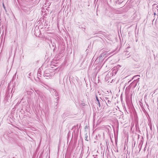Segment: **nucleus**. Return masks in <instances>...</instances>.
<instances>
[{
	"label": "nucleus",
	"instance_id": "16",
	"mask_svg": "<svg viewBox=\"0 0 158 158\" xmlns=\"http://www.w3.org/2000/svg\"><path fill=\"white\" fill-rule=\"evenodd\" d=\"M113 52H109V53H108V54L109 55H110L112 53H113Z\"/></svg>",
	"mask_w": 158,
	"mask_h": 158
},
{
	"label": "nucleus",
	"instance_id": "3",
	"mask_svg": "<svg viewBox=\"0 0 158 158\" xmlns=\"http://www.w3.org/2000/svg\"><path fill=\"white\" fill-rule=\"evenodd\" d=\"M118 71V68L117 67H115L113 69V75H115L116 74Z\"/></svg>",
	"mask_w": 158,
	"mask_h": 158
},
{
	"label": "nucleus",
	"instance_id": "15",
	"mask_svg": "<svg viewBox=\"0 0 158 158\" xmlns=\"http://www.w3.org/2000/svg\"><path fill=\"white\" fill-rule=\"evenodd\" d=\"M117 67V68H118H118H119V67H121V66L119 65H118Z\"/></svg>",
	"mask_w": 158,
	"mask_h": 158
},
{
	"label": "nucleus",
	"instance_id": "9",
	"mask_svg": "<svg viewBox=\"0 0 158 158\" xmlns=\"http://www.w3.org/2000/svg\"><path fill=\"white\" fill-rule=\"evenodd\" d=\"M117 2H118V3L120 4L123 2V1H121V0H117Z\"/></svg>",
	"mask_w": 158,
	"mask_h": 158
},
{
	"label": "nucleus",
	"instance_id": "14",
	"mask_svg": "<svg viewBox=\"0 0 158 158\" xmlns=\"http://www.w3.org/2000/svg\"><path fill=\"white\" fill-rule=\"evenodd\" d=\"M3 7L5 9V6H4V4L3 3Z\"/></svg>",
	"mask_w": 158,
	"mask_h": 158
},
{
	"label": "nucleus",
	"instance_id": "18",
	"mask_svg": "<svg viewBox=\"0 0 158 158\" xmlns=\"http://www.w3.org/2000/svg\"><path fill=\"white\" fill-rule=\"evenodd\" d=\"M31 73H30L29 74V76H31Z\"/></svg>",
	"mask_w": 158,
	"mask_h": 158
},
{
	"label": "nucleus",
	"instance_id": "10",
	"mask_svg": "<svg viewBox=\"0 0 158 158\" xmlns=\"http://www.w3.org/2000/svg\"><path fill=\"white\" fill-rule=\"evenodd\" d=\"M96 103H97L98 105L99 106V107H100V104L99 101L98 102H96Z\"/></svg>",
	"mask_w": 158,
	"mask_h": 158
},
{
	"label": "nucleus",
	"instance_id": "2",
	"mask_svg": "<svg viewBox=\"0 0 158 158\" xmlns=\"http://www.w3.org/2000/svg\"><path fill=\"white\" fill-rule=\"evenodd\" d=\"M23 10L25 12L28 14L29 13L31 9L30 7H24L23 8Z\"/></svg>",
	"mask_w": 158,
	"mask_h": 158
},
{
	"label": "nucleus",
	"instance_id": "13",
	"mask_svg": "<svg viewBox=\"0 0 158 158\" xmlns=\"http://www.w3.org/2000/svg\"><path fill=\"white\" fill-rule=\"evenodd\" d=\"M138 76H139V75H136V76H134L133 78V79L134 78H135V77H138Z\"/></svg>",
	"mask_w": 158,
	"mask_h": 158
},
{
	"label": "nucleus",
	"instance_id": "5",
	"mask_svg": "<svg viewBox=\"0 0 158 158\" xmlns=\"http://www.w3.org/2000/svg\"><path fill=\"white\" fill-rule=\"evenodd\" d=\"M51 91H53V93H54V94L55 96H58V93L55 89H51Z\"/></svg>",
	"mask_w": 158,
	"mask_h": 158
},
{
	"label": "nucleus",
	"instance_id": "19",
	"mask_svg": "<svg viewBox=\"0 0 158 158\" xmlns=\"http://www.w3.org/2000/svg\"><path fill=\"white\" fill-rule=\"evenodd\" d=\"M59 97H57V98H56V99H57V100H58V99H59Z\"/></svg>",
	"mask_w": 158,
	"mask_h": 158
},
{
	"label": "nucleus",
	"instance_id": "12",
	"mask_svg": "<svg viewBox=\"0 0 158 158\" xmlns=\"http://www.w3.org/2000/svg\"><path fill=\"white\" fill-rule=\"evenodd\" d=\"M96 100H97L96 102H98L99 101V100H98V97L97 95H96Z\"/></svg>",
	"mask_w": 158,
	"mask_h": 158
},
{
	"label": "nucleus",
	"instance_id": "7",
	"mask_svg": "<svg viewBox=\"0 0 158 158\" xmlns=\"http://www.w3.org/2000/svg\"><path fill=\"white\" fill-rule=\"evenodd\" d=\"M107 54V52H105L102 53L100 56V57H103L104 56H105Z\"/></svg>",
	"mask_w": 158,
	"mask_h": 158
},
{
	"label": "nucleus",
	"instance_id": "20",
	"mask_svg": "<svg viewBox=\"0 0 158 158\" xmlns=\"http://www.w3.org/2000/svg\"><path fill=\"white\" fill-rule=\"evenodd\" d=\"M12 90H13V89H12L11 90V92L12 91Z\"/></svg>",
	"mask_w": 158,
	"mask_h": 158
},
{
	"label": "nucleus",
	"instance_id": "4",
	"mask_svg": "<svg viewBox=\"0 0 158 158\" xmlns=\"http://www.w3.org/2000/svg\"><path fill=\"white\" fill-rule=\"evenodd\" d=\"M139 79V78H138V79H136L134 80L133 81V82L131 83V84H132V85H134V87H135L136 86L137 83L138 82V81H139L138 79Z\"/></svg>",
	"mask_w": 158,
	"mask_h": 158
},
{
	"label": "nucleus",
	"instance_id": "6",
	"mask_svg": "<svg viewBox=\"0 0 158 158\" xmlns=\"http://www.w3.org/2000/svg\"><path fill=\"white\" fill-rule=\"evenodd\" d=\"M156 4H154L153 5V11H154V10L155 11V12L154 13V14L155 15H156V10H157V11H158V9H156V8H154L155 6H156Z\"/></svg>",
	"mask_w": 158,
	"mask_h": 158
},
{
	"label": "nucleus",
	"instance_id": "8",
	"mask_svg": "<svg viewBox=\"0 0 158 158\" xmlns=\"http://www.w3.org/2000/svg\"><path fill=\"white\" fill-rule=\"evenodd\" d=\"M39 96L40 97L42 98H43L44 97V96L42 94H39Z\"/></svg>",
	"mask_w": 158,
	"mask_h": 158
},
{
	"label": "nucleus",
	"instance_id": "11",
	"mask_svg": "<svg viewBox=\"0 0 158 158\" xmlns=\"http://www.w3.org/2000/svg\"><path fill=\"white\" fill-rule=\"evenodd\" d=\"M37 74H38V76H40L41 74L40 72V69L39 70H38V72Z\"/></svg>",
	"mask_w": 158,
	"mask_h": 158
},
{
	"label": "nucleus",
	"instance_id": "17",
	"mask_svg": "<svg viewBox=\"0 0 158 158\" xmlns=\"http://www.w3.org/2000/svg\"><path fill=\"white\" fill-rule=\"evenodd\" d=\"M49 78H51V77H52V76H51V75L50 74H49Z\"/></svg>",
	"mask_w": 158,
	"mask_h": 158
},
{
	"label": "nucleus",
	"instance_id": "21",
	"mask_svg": "<svg viewBox=\"0 0 158 158\" xmlns=\"http://www.w3.org/2000/svg\"><path fill=\"white\" fill-rule=\"evenodd\" d=\"M110 2H111V0H110Z\"/></svg>",
	"mask_w": 158,
	"mask_h": 158
},
{
	"label": "nucleus",
	"instance_id": "1",
	"mask_svg": "<svg viewBox=\"0 0 158 158\" xmlns=\"http://www.w3.org/2000/svg\"><path fill=\"white\" fill-rule=\"evenodd\" d=\"M104 101L106 103L107 106H109L110 105L111 101L109 100L108 98L105 97L104 99Z\"/></svg>",
	"mask_w": 158,
	"mask_h": 158
}]
</instances>
